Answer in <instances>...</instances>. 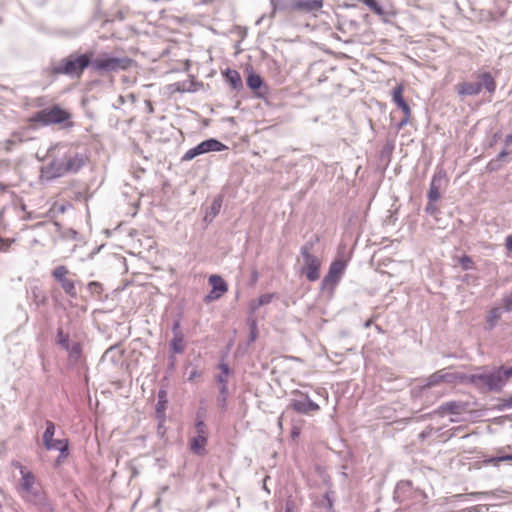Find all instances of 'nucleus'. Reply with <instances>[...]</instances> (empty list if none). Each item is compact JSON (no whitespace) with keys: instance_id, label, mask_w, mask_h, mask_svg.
Returning <instances> with one entry per match:
<instances>
[{"instance_id":"f3484780","label":"nucleus","mask_w":512,"mask_h":512,"mask_svg":"<svg viewBox=\"0 0 512 512\" xmlns=\"http://www.w3.org/2000/svg\"><path fill=\"white\" fill-rule=\"evenodd\" d=\"M247 86L254 92V94L259 97V98H262L266 95L267 91H268V88L267 86L263 83V80L262 78L260 77V75L258 74H255V73H251L248 77H247Z\"/></svg>"},{"instance_id":"6e6552de","label":"nucleus","mask_w":512,"mask_h":512,"mask_svg":"<svg viewBox=\"0 0 512 512\" xmlns=\"http://www.w3.org/2000/svg\"><path fill=\"white\" fill-rule=\"evenodd\" d=\"M346 269V262L341 259L334 260L330 266L328 273L325 275L322 281L323 289L333 290L338 282L340 281L344 271Z\"/></svg>"},{"instance_id":"c03bdc74","label":"nucleus","mask_w":512,"mask_h":512,"mask_svg":"<svg viewBox=\"0 0 512 512\" xmlns=\"http://www.w3.org/2000/svg\"><path fill=\"white\" fill-rule=\"evenodd\" d=\"M510 460H512V455H506V456L497 458V461H510Z\"/></svg>"},{"instance_id":"58836bf2","label":"nucleus","mask_w":512,"mask_h":512,"mask_svg":"<svg viewBox=\"0 0 512 512\" xmlns=\"http://www.w3.org/2000/svg\"><path fill=\"white\" fill-rule=\"evenodd\" d=\"M15 143L18 145V144H21L25 141L24 137H23V134L19 131H15L11 134V137Z\"/></svg>"},{"instance_id":"f704fd0d","label":"nucleus","mask_w":512,"mask_h":512,"mask_svg":"<svg viewBox=\"0 0 512 512\" xmlns=\"http://www.w3.org/2000/svg\"><path fill=\"white\" fill-rule=\"evenodd\" d=\"M14 241V239L0 238V252H7Z\"/></svg>"},{"instance_id":"79ce46f5","label":"nucleus","mask_w":512,"mask_h":512,"mask_svg":"<svg viewBox=\"0 0 512 512\" xmlns=\"http://www.w3.org/2000/svg\"><path fill=\"white\" fill-rule=\"evenodd\" d=\"M198 377H200V373H199L196 369H194V370H192V371L190 372V375H189V377H188V380H189V381H193L194 379H196V378H198Z\"/></svg>"},{"instance_id":"f03ea898","label":"nucleus","mask_w":512,"mask_h":512,"mask_svg":"<svg viewBox=\"0 0 512 512\" xmlns=\"http://www.w3.org/2000/svg\"><path fill=\"white\" fill-rule=\"evenodd\" d=\"M136 65V61L128 56H114L108 53H101L91 63L92 69L101 74L127 71Z\"/></svg>"},{"instance_id":"473e14b6","label":"nucleus","mask_w":512,"mask_h":512,"mask_svg":"<svg viewBox=\"0 0 512 512\" xmlns=\"http://www.w3.org/2000/svg\"><path fill=\"white\" fill-rule=\"evenodd\" d=\"M459 262L462 265L463 269L465 270L472 269L474 267V263L469 256H462L459 259Z\"/></svg>"},{"instance_id":"f8f14e48","label":"nucleus","mask_w":512,"mask_h":512,"mask_svg":"<svg viewBox=\"0 0 512 512\" xmlns=\"http://www.w3.org/2000/svg\"><path fill=\"white\" fill-rule=\"evenodd\" d=\"M323 8V0H288L291 12H302L316 16Z\"/></svg>"},{"instance_id":"a19ab883","label":"nucleus","mask_w":512,"mask_h":512,"mask_svg":"<svg viewBox=\"0 0 512 512\" xmlns=\"http://www.w3.org/2000/svg\"><path fill=\"white\" fill-rule=\"evenodd\" d=\"M219 369L225 375V377H228V375H229V367H228L227 364H224V363L220 364L219 365Z\"/></svg>"},{"instance_id":"412c9836","label":"nucleus","mask_w":512,"mask_h":512,"mask_svg":"<svg viewBox=\"0 0 512 512\" xmlns=\"http://www.w3.org/2000/svg\"><path fill=\"white\" fill-rule=\"evenodd\" d=\"M224 76L234 89H240L242 87V79L238 71L233 69H227L224 72Z\"/></svg>"},{"instance_id":"ddd939ff","label":"nucleus","mask_w":512,"mask_h":512,"mask_svg":"<svg viewBox=\"0 0 512 512\" xmlns=\"http://www.w3.org/2000/svg\"><path fill=\"white\" fill-rule=\"evenodd\" d=\"M209 284L212 286V290L206 296V302L217 300L228 291V286L226 282L219 275H211L209 277Z\"/></svg>"},{"instance_id":"7c9ffc66","label":"nucleus","mask_w":512,"mask_h":512,"mask_svg":"<svg viewBox=\"0 0 512 512\" xmlns=\"http://www.w3.org/2000/svg\"><path fill=\"white\" fill-rule=\"evenodd\" d=\"M360 1L362 3H364L375 14H377L379 16H382L384 14L382 7L375 0H360Z\"/></svg>"},{"instance_id":"a211bd4d","label":"nucleus","mask_w":512,"mask_h":512,"mask_svg":"<svg viewBox=\"0 0 512 512\" xmlns=\"http://www.w3.org/2000/svg\"><path fill=\"white\" fill-rule=\"evenodd\" d=\"M65 174L77 172L83 166V159L79 155H65L62 157Z\"/></svg>"},{"instance_id":"6ab92c4d","label":"nucleus","mask_w":512,"mask_h":512,"mask_svg":"<svg viewBox=\"0 0 512 512\" xmlns=\"http://www.w3.org/2000/svg\"><path fill=\"white\" fill-rule=\"evenodd\" d=\"M457 379L455 374L446 372L444 369L432 374L428 379V386L440 384L442 382L453 383Z\"/></svg>"},{"instance_id":"72a5a7b5","label":"nucleus","mask_w":512,"mask_h":512,"mask_svg":"<svg viewBox=\"0 0 512 512\" xmlns=\"http://www.w3.org/2000/svg\"><path fill=\"white\" fill-rule=\"evenodd\" d=\"M196 433L200 436H208V430L203 421H197L196 425Z\"/></svg>"},{"instance_id":"2f4dec72","label":"nucleus","mask_w":512,"mask_h":512,"mask_svg":"<svg viewBox=\"0 0 512 512\" xmlns=\"http://www.w3.org/2000/svg\"><path fill=\"white\" fill-rule=\"evenodd\" d=\"M57 343L64 349H69V335L64 333L62 329L57 332Z\"/></svg>"},{"instance_id":"3c124183","label":"nucleus","mask_w":512,"mask_h":512,"mask_svg":"<svg viewBox=\"0 0 512 512\" xmlns=\"http://www.w3.org/2000/svg\"><path fill=\"white\" fill-rule=\"evenodd\" d=\"M286 512H291L290 510H287Z\"/></svg>"},{"instance_id":"c85d7f7f","label":"nucleus","mask_w":512,"mask_h":512,"mask_svg":"<svg viewBox=\"0 0 512 512\" xmlns=\"http://www.w3.org/2000/svg\"><path fill=\"white\" fill-rule=\"evenodd\" d=\"M88 290L92 296H97L98 298H100L104 292L103 285L97 281L88 283Z\"/></svg>"},{"instance_id":"09e8293b","label":"nucleus","mask_w":512,"mask_h":512,"mask_svg":"<svg viewBox=\"0 0 512 512\" xmlns=\"http://www.w3.org/2000/svg\"><path fill=\"white\" fill-rule=\"evenodd\" d=\"M508 153L506 151H502L499 155L500 158H503L507 155Z\"/></svg>"},{"instance_id":"4468645a","label":"nucleus","mask_w":512,"mask_h":512,"mask_svg":"<svg viewBox=\"0 0 512 512\" xmlns=\"http://www.w3.org/2000/svg\"><path fill=\"white\" fill-rule=\"evenodd\" d=\"M66 175L62 158L54 159L42 168V177L51 180Z\"/></svg>"},{"instance_id":"8fccbe9b","label":"nucleus","mask_w":512,"mask_h":512,"mask_svg":"<svg viewBox=\"0 0 512 512\" xmlns=\"http://www.w3.org/2000/svg\"><path fill=\"white\" fill-rule=\"evenodd\" d=\"M279 426L282 427V419H279Z\"/></svg>"},{"instance_id":"4c0bfd02","label":"nucleus","mask_w":512,"mask_h":512,"mask_svg":"<svg viewBox=\"0 0 512 512\" xmlns=\"http://www.w3.org/2000/svg\"><path fill=\"white\" fill-rule=\"evenodd\" d=\"M501 371V375H502V378H503V385L505 384V382L512 376V367H508V368H501L499 369Z\"/></svg>"},{"instance_id":"7ed1b4c3","label":"nucleus","mask_w":512,"mask_h":512,"mask_svg":"<svg viewBox=\"0 0 512 512\" xmlns=\"http://www.w3.org/2000/svg\"><path fill=\"white\" fill-rule=\"evenodd\" d=\"M92 53L75 55L63 58L58 64L51 67L52 75L65 74L80 77L84 70L92 63Z\"/></svg>"},{"instance_id":"393cba45","label":"nucleus","mask_w":512,"mask_h":512,"mask_svg":"<svg viewBox=\"0 0 512 512\" xmlns=\"http://www.w3.org/2000/svg\"><path fill=\"white\" fill-rule=\"evenodd\" d=\"M501 310L498 307L492 308L487 316L486 321L490 328L494 327L501 318Z\"/></svg>"},{"instance_id":"49530a36","label":"nucleus","mask_w":512,"mask_h":512,"mask_svg":"<svg viewBox=\"0 0 512 512\" xmlns=\"http://www.w3.org/2000/svg\"><path fill=\"white\" fill-rule=\"evenodd\" d=\"M227 378L228 377H225V375L222 373L221 375L218 376V381L220 383H224L225 384L227 382Z\"/></svg>"},{"instance_id":"a18cd8bd","label":"nucleus","mask_w":512,"mask_h":512,"mask_svg":"<svg viewBox=\"0 0 512 512\" xmlns=\"http://www.w3.org/2000/svg\"><path fill=\"white\" fill-rule=\"evenodd\" d=\"M196 4L198 5H201V4H208V3H211L213 2L214 0H194Z\"/></svg>"},{"instance_id":"4be33fe9","label":"nucleus","mask_w":512,"mask_h":512,"mask_svg":"<svg viewBox=\"0 0 512 512\" xmlns=\"http://www.w3.org/2000/svg\"><path fill=\"white\" fill-rule=\"evenodd\" d=\"M168 400H167V392L165 390H160L158 392V402L156 405V414L159 418L165 417V411L167 408Z\"/></svg>"},{"instance_id":"a878e982","label":"nucleus","mask_w":512,"mask_h":512,"mask_svg":"<svg viewBox=\"0 0 512 512\" xmlns=\"http://www.w3.org/2000/svg\"><path fill=\"white\" fill-rule=\"evenodd\" d=\"M397 107L400 108L403 112V119L401 120V122L399 123L398 127L399 128H402L404 127L405 125L408 124L409 120H410V117H411V109L409 107V105L407 104L406 101L404 102H401L399 104H397Z\"/></svg>"},{"instance_id":"c9c22d12","label":"nucleus","mask_w":512,"mask_h":512,"mask_svg":"<svg viewBox=\"0 0 512 512\" xmlns=\"http://www.w3.org/2000/svg\"><path fill=\"white\" fill-rule=\"evenodd\" d=\"M17 144L12 138L3 141L2 146L5 152H11Z\"/></svg>"},{"instance_id":"0eeeda50","label":"nucleus","mask_w":512,"mask_h":512,"mask_svg":"<svg viewBox=\"0 0 512 512\" xmlns=\"http://www.w3.org/2000/svg\"><path fill=\"white\" fill-rule=\"evenodd\" d=\"M469 381L479 389L498 390L503 386L501 371L492 373L476 372L468 377Z\"/></svg>"},{"instance_id":"c756f323","label":"nucleus","mask_w":512,"mask_h":512,"mask_svg":"<svg viewBox=\"0 0 512 512\" xmlns=\"http://www.w3.org/2000/svg\"><path fill=\"white\" fill-rule=\"evenodd\" d=\"M403 92H404V85L398 84L392 91V99L393 102L397 105L401 102H404L403 98Z\"/></svg>"},{"instance_id":"de8ad7c7","label":"nucleus","mask_w":512,"mask_h":512,"mask_svg":"<svg viewBox=\"0 0 512 512\" xmlns=\"http://www.w3.org/2000/svg\"><path fill=\"white\" fill-rule=\"evenodd\" d=\"M505 143H506V145H509L512 143V134H509L506 136Z\"/></svg>"},{"instance_id":"ea45409f","label":"nucleus","mask_w":512,"mask_h":512,"mask_svg":"<svg viewBox=\"0 0 512 512\" xmlns=\"http://www.w3.org/2000/svg\"><path fill=\"white\" fill-rule=\"evenodd\" d=\"M503 304L507 311L512 310V293L503 299Z\"/></svg>"},{"instance_id":"aec40b11","label":"nucleus","mask_w":512,"mask_h":512,"mask_svg":"<svg viewBox=\"0 0 512 512\" xmlns=\"http://www.w3.org/2000/svg\"><path fill=\"white\" fill-rule=\"evenodd\" d=\"M207 437L196 435L190 439V449L193 453L197 455H204L206 453Z\"/></svg>"},{"instance_id":"dca6fc26","label":"nucleus","mask_w":512,"mask_h":512,"mask_svg":"<svg viewBox=\"0 0 512 512\" xmlns=\"http://www.w3.org/2000/svg\"><path fill=\"white\" fill-rule=\"evenodd\" d=\"M468 410L467 403L460 402V401H450L442 404L438 409L437 413L440 416L445 415H461Z\"/></svg>"},{"instance_id":"2eb2a0df","label":"nucleus","mask_w":512,"mask_h":512,"mask_svg":"<svg viewBox=\"0 0 512 512\" xmlns=\"http://www.w3.org/2000/svg\"><path fill=\"white\" fill-rule=\"evenodd\" d=\"M290 407L301 414H310L313 412H317L320 410V407L317 403L313 402L307 395H305L304 399L298 400L294 399L290 403Z\"/></svg>"},{"instance_id":"e433bc0d","label":"nucleus","mask_w":512,"mask_h":512,"mask_svg":"<svg viewBox=\"0 0 512 512\" xmlns=\"http://www.w3.org/2000/svg\"><path fill=\"white\" fill-rule=\"evenodd\" d=\"M428 197L431 201H436L440 197L438 189L434 186V182L431 184Z\"/></svg>"},{"instance_id":"f257e3e1","label":"nucleus","mask_w":512,"mask_h":512,"mask_svg":"<svg viewBox=\"0 0 512 512\" xmlns=\"http://www.w3.org/2000/svg\"><path fill=\"white\" fill-rule=\"evenodd\" d=\"M13 466L20 472L16 490L21 499L39 508L48 506V494L35 474L19 462L14 463Z\"/></svg>"},{"instance_id":"5701e85b","label":"nucleus","mask_w":512,"mask_h":512,"mask_svg":"<svg viewBox=\"0 0 512 512\" xmlns=\"http://www.w3.org/2000/svg\"><path fill=\"white\" fill-rule=\"evenodd\" d=\"M274 296L275 295L272 293L263 294L259 298L251 301L250 308L253 311H255V310L259 309L261 306L269 304L272 301V299L274 298Z\"/></svg>"},{"instance_id":"20e7f679","label":"nucleus","mask_w":512,"mask_h":512,"mask_svg":"<svg viewBox=\"0 0 512 512\" xmlns=\"http://www.w3.org/2000/svg\"><path fill=\"white\" fill-rule=\"evenodd\" d=\"M478 82H461L455 86V90L460 96L478 95L483 88L493 93L496 90V82L489 72L477 75Z\"/></svg>"},{"instance_id":"423d86ee","label":"nucleus","mask_w":512,"mask_h":512,"mask_svg":"<svg viewBox=\"0 0 512 512\" xmlns=\"http://www.w3.org/2000/svg\"><path fill=\"white\" fill-rule=\"evenodd\" d=\"M312 245H304L301 248V256L303 258V265L301 267V274L306 277L310 282H314L320 277L321 260L312 254Z\"/></svg>"},{"instance_id":"39448f33","label":"nucleus","mask_w":512,"mask_h":512,"mask_svg":"<svg viewBox=\"0 0 512 512\" xmlns=\"http://www.w3.org/2000/svg\"><path fill=\"white\" fill-rule=\"evenodd\" d=\"M71 118L70 112L61 108L58 105L48 107L35 113L29 118V122H38L44 126L51 124H61L69 121Z\"/></svg>"},{"instance_id":"9d476101","label":"nucleus","mask_w":512,"mask_h":512,"mask_svg":"<svg viewBox=\"0 0 512 512\" xmlns=\"http://www.w3.org/2000/svg\"><path fill=\"white\" fill-rule=\"evenodd\" d=\"M70 271L65 265L57 266L52 271L53 278L60 283L64 292L70 297L75 298L77 296V290L75 286V281L69 278Z\"/></svg>"},{"instance_id":"37998d69","label":"nucleus","mask_w":512,"mask_h":512,"mask_svg":"<svg viewBox=\"0 0 512 512\" xmlns=\"http://www.w3.org/2000/svg\"><path fill=\"white\" fill-rule=\"evenodd\" d=\"M506 248L512 252V234L506 238Z\"/></svg>"},{"instance_id":"cd10ccee","label":"nucleus","mask_w":512,"mask_h":512,"mask_svg":"<svg viewBox=\"0 0 512 512\" xmlns=\"http://www.w3.org/2000/svg\"><path fill=\"white\" fill-rule=\"evenodd\" d=\"M303 423L304 421L302 419H298L292 422L290 435L294 441H296L300 436Z\"/></svg>"},{"instance_id":"9b49d317","label":"nucleus","mask_w":512,"mask_h":512,"mask_svg":"<svg viewBox=\"0 0 512 512\" xmlns=\"http://www.w3.org/2000/svg\"><path fill=\"white\" fill-rule=\"evenodd\" d=\"M55 425L52 421H46V429L43 434V443L47 450H59L62 454L68 450V440L54 439Z\"/></svg>"},{"instance_id":"b1692460","label":"nucleus","mask_w":512,"mask_h":512,"mask_svg":"<svg viewBox=\"0 0 512 512\" xmlns=\"http://www.w3.org/2000/svg\"><path fill=\"white\" fill-rule=\"evenodd\" d=\"M68 351L69 358L74 362H78L82 355V346L80 343L75 342L72 345H69V349H65Z\"/></svg>"},{"instance_id":"1a4fd4ad","label":"nucleus","mask_w":512,"mask_h":512,"mask_svg":"<svg viewBox=\"0 0 512 512\" xmlns=\"http://www.w3.org/2000/svg\"><path fill=\"white\" fill-rule=\"evenodd\" d=\"M226 148V146L221 143L220 141L216 139H208L200 144H198L196 147L189 149L182 157L183 161H190L194 159L196 156L208 153L211 151H222Z\"/></svg>"},{"instance_id":"bb28decb","label":"nucleus","mask_w":512,"mask_h":512,"mask_svg":"<svg viewBox=\"0 0 512 512\" xmlns=\"http://www.w3.org/2000/svg\"><path fill=\"white\" fill-rule=\"evenodd\" d=\"M171 348L175 353H182L184 351V340L182 334L178 333L171 341Z\"/></svg>"}]
</instances>
